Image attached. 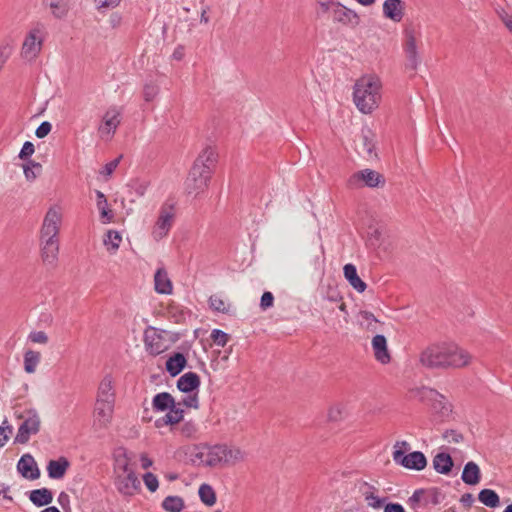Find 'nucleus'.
Returning <instances> with one entry per match:
<instances>
[{
  "label": "nucleus",
  "mask_w": 512,
  "mask_h": 512,
  "mask_svg": "<svg viewBox=\"0 0 512 512\" xmlns=\"http://www.w3.org/2000/svg\"><path fill=\"white\" fill-rule=\"evenodd\" d=\"M472 355L453 342H440L427 346L419 355V362L426 368H455L469 366Z\"/></svg>",
  "instance_id": "f257e3e1"
},
{
  "label": "nucleus",
  "mask_w": 512,
  "mask_h": 512,
  "mask_svg": "<svg viewBox=\"0 0 512 512\" xmlns=\"http://www.w3.org/2000/svg\"><path fill=\"white\" fill-rule=\"evenodd\" d=\"M352 90V101L360 113L370 115L380 107L383 83L377 74L361 75L355 80Z\"/></svg>",
  "instance_id": "f03ea898"
},
{
  "label": "nucleus",
  "mask_w": 512,
  "mask_h": 512,
  "mask_svg": "<svg viewBox=\"0 0 512 512\" xmlns=\"http://www.w3.org/2000/svg\"><path fill=\"white\" fill-rule=\"evenodd\" d=\"M61 222V208L57 206L50 207L46 212L40 230L41 258L46 265L54 266L58 260V234Z\"/></svg>",
  "instance_id": "7ed1b4c3"
},
{
  "label": "nucleus",
  "mask_w": 512,
  "mask_h": 512,
  "mask_svg": "<svg viewBox=\"0 0 512 512\" xmlns=\"http://www.w3.org/2000/svg\"><path fill=\"white\" fill-rule=\"evenodd\" d=\"M217 153L212 147H206L195 160L185 181V190L194 197L204 193L209 186Z\"/></svg>",
  "instance_id": "20e7f679"
},
{
  "label": "nucleus",
  "mask_w": 512,
  "mask_h": 512,
  "mask_svg": "<svg viewBox=\"0 0 512 512\" xmlns=\"http://www.w3.org/2000/svg\"><path fill=\"white\" fill-rule=\"evenodd\" d=\"M115 408V390L113 379L106 375L100 381L93 409V427L103 430L110 426Z\"/></svg>",
  "instance_id": "39448f33"
},
{
  "label": "nucleus",
  "mask_w": 512,
  "mask_h": 512,
  "mask_svg": "<svg viewBox=\"0 0 512 512\" xmlns=\"http://www.w3.org/2000/svg\"><path fill=\"white\" fill-rule=\"evenodd\" d=\"M114 475V485L123 496H133L140 490V481L125 454L116 457Z\"/></svg>",
  "instance_id": "423d86ee"
},
{
  "label": "nucleus",
  "mask_w": 512,
  "mask_h": 512,
  "mask_svg": "<svg viewBox=\"0 0 512 512\" xmlns=\"http://www.w3.org/2000/svg\"><path fill=\"white\" fill-rule=\"evenodd\" d=\"M14 416L18 421H20L14 438V444H27L30 438L38 434L40 431V415L34 408H23L16 409Z\"/></svg>",
  "instance_id": "0eeeda50"
},
{
  "label": "nucleus",
  "mask_w": 512,
  "mask_h": 512,
  "mask_svg": "<svg viewBox=\"0 0 512 512\" xmlns=\"http://www.w3.org/2000/svg\"><path fill=\"white\" fill-rule=\"evenodd\" d=\"M393 460L396 464L409 470L421 471L427 466V459L420 451H414L405 454L409 450L410 445L407 441H397L394 444Z\"/></svg>",
  "instance_id": "6e6552de"
},
{
  "label": "nucleus",
  "mask_w": 512,
  "mask_h": 512,
  "mask_svg": "<svg viewBox=\"0 0 512 512\" xmlns=\"http://www.w3.org/2000/svg\"><path fill=\"white\" fill-rule=\"evenodd\" d=\"M46 31L42 24L32 27L25 35L20 55L25 61H34L42 51Z\"/></svg>",
  "instance_id": "1a4fd4ad"
},
{
  "label": "nucleus",
  "mask_w": 512,
  "mask_h": 512,
  "mask_svg": "<svg viewBox=\"0 0 512 512\" xmlns=\"http://www.w3.org/2000/svg\"><path fill=\"white\" fill-rule=\"evenodd\" d=\"M175 220V209L173 205L164 204L159 210L155 224L151 230V236L155 241L165 238L171 230Z\"/></svg>",
  "instance_id": "9d476101"
},
{
  "label": "nucleus",
  "mask_w": 512,
  "mask_h": 512,
  "mask_svg": "<svg viewBox=\"0 0 512 512\" xmlns=\"http://www.w3.org/2000/svg\"><path fill=\"white\" fill-rule=\"evenodd\" d=\"M385 185V178L379 172L372 169H363L352 174L347 180V186L351 189H358L363 186L369 188L382 187Z\"/></svg>",
  "instance_id": "9b49d317"
},
{
  "label": "nucleus",
  "mask_w": 512,
  "mask_h": 512,
  "mask_svg": "<svg viewBox=\"0 0 512 512\" xmlns=\"http://www.w3.org/2000/svg\"><path fill=\"white\" fill-rule=\"evenodd\" d=\"M331 16L334 23L352 29L357 28L361 23L360 15L340 2L333 4Z\"/></svg>",
  "instance_id": "f8f14e48"
},
{
  "label": "nucleus",
  "mask_w": 512,
  "mask_h": 512,
  "mask_svg": "<svg viewBox=\"0 0 512 512\" xmlns=\"http://www.w3.org/2000/svg\"><path fill=\"white\" fill-rule=\"evenodd\" d=\"M120 115V111L115 107L108 109L104 113L101 123L98 126V133L101 139L106 141L112 139L120 125Z\"/></svg>",
  "instance_id": "ddd939ff"
},
{
  "label": "nucleus",
  "mask_w": 512,
  "mask_h": 512,
  "mask_svg": "<svg viewBox=\"0 0 512 512\" xmlns=\"http://www.w3.org/2000/svg\"><path fill=\"white\" fill-rule=\"evenodd\" d=\"M403 50L407 59V67L415 71L420 64V55L416 34L413 30L405 31Z\"/></svg>",
  "instance_id": "4468645a"
},
{
  "label": "nucleus",
  "mask_w": 512,
  "mask_h": 512,
  "mask_svg": "<svg viewBox=\"0 0 512 512\" xmlns=\"http://www.w3.org/2000/svg\"><path fill=\"white\" fill-rule=\"evenodd\" d=\"M144 344L151 355H159L167 349L162 333L153 327H149L144 333Z\"/></svg>",
  "instance_id": "2eb2a0df"
},
{
  "label": "nucleus",
  "mask_w": 512,
  "mask_h": 512,
  "mask_svg": "<svg viewBox=\"0 0 512 512\" xmlns=\"http://www.w3.org/2000/svg\"><path fill=\"white\" fill-rule=\"evenodd\" d=\"M17 470L22 475V477L35 480L40 477V470L37 466V463L34 457L31 454H24L21 456L17 463Z\"/></svg>",
  "instance_id": "dca6fc26"
},
{
  "label": "nucleus",
  "mask_w": 512,
  "mask_h": 512,
  "mask_svg": "<svg viewBox=\"0 0 512 512\" xmlns=\"http://www.w3.org/2000/svg\"><path fill=\"white\" fill-rule=\"evenodd\" d=\"M382 11L385 18L399 23L405 14V3L403 0H385Z\"/></svg>",
  "instance_id": "f3484780"
},
{
  "label": "nucleus",
  "mask_w": 512,
  "mask_h": 512,
  "mask_svg": "<svg viewBox=\"0 0 512 512\" xmlns=\"http://www.w3.org/2000/svg\"><path fill=\"white\" fill-rule=\"evenodd\" d=\"M372 348L377 361L382 364L390 362V353L387 347V340L383 335H376L372 339Z\"/></svg>",
  "instance_id": "a211bd4d"
},
{
  "label": "nucleus",
  "mask_w": 512,
  "mask_h": 512,
  "mask_svg": "<svg viewBox=\"0 0 512 512\" xmlns=\"http://www.w3.org/2000/svg\"><path fill=\"white\" fill-rule=\"evenodd\" d=\"M248 453L235 445L226 444L224 466H235L247 460Z\"/></svg>",
  "instance_id": "6ab92c4d"
},
{
  "label": "nucleus",
  "mask_w": 512,
  "mask_h": 512,
  "mask_svg": "<svg viewBox=\"0 0 512 512\" xmlns=\"http://www.w3.org/2000/svg\"><path fill=\"white\" fill-rule=\"evenodd\" d=\"M200 377L195 372L183 374L177 381V388L184 393L197 391L200 386Z\"/></svg>",
  "instance_id": "aec40b11"
},
{
  "label": "nucleus",
  "mask_w": 512,
  "mask_h": 512,
  "mask_svg": "<svg viewBox=\"0 0 512 512\" xmlns=\"http://www.w3.org/2000/svg\"><path fill=\"white\" fill-rule=\"evenodd\" d=\"M155 290L159 294H171L173 290L172 282L164 268L157 269L154 275Z\"/></svg>",
  "instance_id": "412c9836"
},
{
  "label": "nucleus",
  "mask_w": 512,
  "mask_h": 512,
  "mask_svg": "<svg viewBox=\"0 0 512 512\" xmlns=\"http://www.w3.org/2000/svg\"><path fill=\"white\" fill-rule=\"evenodd\" d=\"M344 277L349 282V284L359 293H363L367 285L366 283L358 276L357 269L353 264H346L343 268Z\"/></svg>",
  "instance_id": "4be33fe9"
},
{
  "label": "nucleus",
  "mask_w": 512,
  "mask_h": 512,
  "mask_svg": "<svg viewBox=\"0 0 512 512\" xmlns=\"http://www.w3.org/2000/svg\"><path fill=\"white\" fill-rule=\"evenodd\" d=\"M216 453H215V445L213 446H203L197 449V452L194 454L196 460L199 461V464L214 468L216 465Z\"/></svg>",
  "instance_id": "5701e85b"
},
{
  "label": "nucleus",
  "mask_w": 512,
  "mask_h": 512,
  "mask_svg": "<svg viewBox=\"0 0 512 512\" xmlns=\"http://www.w3.org/2000/svg\"><path fill=\"white\" fill-rule=\"evenodd\" d=\"M461 479L467 485H477L481 480V471L478 464L473 461L467 462L464 466Z\"/></svg>",
  "instance_id": "b1692460"
},
{
  "label": "nucleus",
  "mask_w": 512,
  "mask_h": 512,
  "mask_svg": "<svg viewBox=\"0 0 512 512\" xmlns=\"http://www.w3.org/2000/svg\"><path fill=\"white\" fill-rule=\"evenodd\" d=\"M69 467V461L65 457L50 460L47 464L48 476L52 479H61Z\"/></svg>",
  "instance_id": "393cba45"
},
{
  "label": "nucleus",
  "mask_w": 512,
  "mask_h": 512,
  "mask_svg": "<svg viewBox=\"0 0 512 512\" xmlns=\"http://www.w3.org/2000/svg\"><path fill=\"white\" fill-rule=\"evenodd\" d=\"M432 464L436 472L447 475L452 470L453 460L448 453L441 452L433 457Z\"/></svg>",
  "instance_id": "a878e982"
},
{
  "label": "nucleus",
  "mask_w": 512,
  "mask_h": 512,
  "mask_svg": "<svg viewBox=\"0 0 512 512\" xmlns=\"http://www.w3.org/2000/svg\"><path fill=\"white\" fill-rule=\"evenodd\" d=\"M30 501L37 507L49 505L53 501V494L48 488H40L30 491Z\"/></svg>",
  "instance_id": "bb28decb"
},
{
  "label": "nucleus",
  "mask_w": 512,
  "mask_h": 512,
  "mask_svg": "<svg viewBox=\"0 0 512 512\" xmlns=\"http://www.w3.org/2000/svg\"><path fill=\"white\" fill-rule=\"evenodd\" d=\"M376 492H377V489L374 486H372L368 483H364V485L362 487V494H363L364 500L366 501V503L369 507H372L374 509H379L383 506L385 498H379L376 495Z\"/></svg>",
  "instance_id": "cd10ccee"
},
{
  "label": "nucleus",
  "mask_w": 512,
  "mask_h": 512,
  "mask_svg": "<svg viewBox=\"0 0 512 512\" xmlns=\"http://www.w3.org/2000/svg\"><path fill=\"white\" fill-rule=\"evenodd\" d=\"M187 364L186 357L182 353H175L166 361V370L171 376H177Z\"/></svg>",
  "instance_id": "c85d7f7f"
},
{
  "label": "nucleus",
  "mask_w": 512,
  "mask_h": 512,
  "mask_svg": "<svg viewBox=\"0 0 512 512\" xmlns=\"http://www.w3.org/2000/svg\"><path fill=\"white\" fill-rule=\"evenodd\" d=\"M96 205L100 212L101 220L107 224L113 221V212L108 208L106 196L101 191H96Z\"/></svg>",
  "instance_id": "c756f323"
},
{
  "label": "nucleus",
  "mask_w": 512,
  "mask_h": 512,
  "mask_svg": "<svg viewBox=\"0 0 512 512\" xmlns=\"http://www.w3.org/2000/svg\"><path fill=\"white\" fill-rule=\"evenodd\" d=\"M175 403V400L173 396L168 392H161L154 396L152 405L153 409L156 411H166L170 407H173V404Z\"/></svg>",
  "instance_id": "7c9ffc66"
},
{
  "label": "nucleus",
  "mask_w": 512,
  "mask_h": 512,
  "mask_svg": "<svg viewBox=\"0 0 512 512\" xmlns=\"http://www.w3.org/2000/svg\"><path fill=\"white\" fill-rule=\"evenodd\" d=\"M479 501L489 507V508H495L499 506L500 504V498L498 494L492 490V489H482L478 494Z\"/></svg>",
  "instance_id": "2f4dec72"
},
{
  "label": "nucleus",
  "mask_w": 512,
  "mask_h": 512,
  "mask_svg": "<svg viewBox=\"0 0 512 512\" xmlns=\"http://www.w3.org/2000/svg\"><path fill=\"white\" fill-rule=\"evenodd\" d=\"M121 242L122 236L116 230H109L103 239L104 246L112 253H115L119 249Z\"/></svg>",
  "instance_id": "473e14b6"
},
{
  "label": "nucleus",
  "mask_w": 512,
  "mask_h": 512,
  "mask_svg": "<svg viewBox=\"0 0 512 512\" xmlns=\"http://www.w3.org/2000/svg\"><path fill=\"white\" fill-rule=\"evenodd\" d=\"M40 352L27 350L24 354V370L28 374H32L36 371V368L40 362Z\"/></svg>",
  "instance_id": "72a5a7b5"
},
{
  "label": "nucleus",
  "mask_w": 512,
  "mask_h": 512,
  "mask_svg": "<svg viewBox=\"0 0 512 512\" xmlns=\"http://www.w3.org/2000/svg\"><path fill=\"white\" fill-rule=\"evenodd\" d=\"M358 322L362 328L368 331L374 332L378 329L377 325L379 321L371 312L360 311L358 314Z\"/></svg>",
  "instance_id": "f704fd0d"
},
{
  "label": "nucleus",
  "mask_w": 512,
  "mask_h": 512,
  "mask_svg": "<svg viewBox=\"0 0 512 512\" xmlns=\"http://www.w3.org/2000/svg\"><path fill=\"white\" fill-rule=\"evenodd\" d=\"M347 416L346 407L342 403H336L329 407L327 419L330 422L338 423L343 421Z\"/></svg>",
  "instance_id": "c9c22d12"
},
{
  "label": "nucleus",
  "mask_w": 512,
  "mask_h": 512,
  "mask_svg": "<svg viewBox=\"0 0 512 512\" xmlns=\"http://www.w3.org/2000/svg\"><path fill=\"white\" fill-rule=\"evenodd\" d=\"M200 500L207 506H213L216 503V493L211 485L203 483L198 490Z\"/></svg>",
  "instance_id": "e433bc0d"
},
{
  "label": "nucleus",
  "mask_w": 512,
  "mask_h": 512,
  "mask_svg": "<svg viewBox=\"0 0 512 512\" xmlns=\"http://www.w3.org/2000/svg\"><path fill=\"white\" fill-rule=\"evenodd\" d=\"M162 508L167 512H181L184 500L180 496H167L162 502Z\"/></svg>",
  "instance_id": "4c0bfd02"
},
{
  "label": "nucleus",
  "mask_w": 512,
  "mask_h": 512,
  "mask_svg": "<svg viewBox=\"0 0 512 512\" xmlns=\"http://www.w3.org/2000/svg\"><path fill=\"white\" fill-rule=\"evenodd\" d=\"M168 410V413L162 418L164 424L174 425L182 421L184 411L178 404L174 403L173 407H170Z\"/></svg>",
  "instance_id": "58836bf2"
},
{
  "label": "nucleus",
  "mask_w": 512,
  "mask_h": 512,
  "mask_svg": "<svg viewBox=\"0 0 512 512\" xmlns=\"http://www.w3.org/2000/svg\"><path fill=\"white\" fill-rule=\"evenodd\" d=\"M23 170L26 180L34 181L42 171V165L33 160H29L27 164L23 165Z\"/></svg>",
  "instance_id": "ea45409f"
},
{
  "label": "nucleus",
  "mask_w": 512,
  "mask_h": 512,
  "mask_svg": "<svg viewBox=\"0 0 512 512\" xmlns=\"http://www.w3.org/2000/svg\"><path fill=\"white\" fill-rule=\"evenodd\" d=\"M209 305L211 309H213L216 312H221L224 314L230 313L231 305L229 303H226V301L218 295H212L209 298Z\"/></svg>",
  "instance_id": "a19ab883"
},
{
  "label": "nucleus",
  "mask_w": 512,
  "mask_h": 512,
  "mask_svg": "<svg viewBox=\"0 0 512 512\" xmlns=\"http://www.w3.org/2000/svg\"><path fill=\"white\" fill-rule=\"evenodd\" d=\"M362 152L369 158L376 156L375 153V142L373 135L368 132L362 136Z\"/></svg>",
  "instance_id": "79ce46f5"
},
{
  "label": "nucleus",
  "mask_w": 512,
  "mask_h": 512,
  "mask_svg": "<svg viewBox=\"0 0 512 512\" xmlns=\"http://www.w3.org/2000/svg\"><path fill=\"white\" fill-rule=\"evenodd\" d=\"M148 187L149 183L143 180H135L130 184L131 191L137 197H143L146 194Z\"/></svg>",
  "instance_id": "37998d69"
},
{
  "label": "nucleus",
  "mask_w": 512,
  "mask_h": 512,
  "mask_svg": "<svg viewBox=\"0 0 512 512\" xmlns=\"http://www.w3.org/2000/svg\"><path fill=\"white\" fill-rule=\"evenodd\" d=\"M210 337H211L212 341L217 346H220V347H224L229 340V335L220 329L212 330Z\"/></svg>",
  "instance_id": "c03bdc74"
},
{
  "label": "nucleus",
  "mask_w": 512,
  "mask_h": 512,
  "mask_svg": "<svg viewBox=\"0 0 512 512\" xmlns=\"http://www.w3.org/2000/svg\"><path fill=\"white\" fill-rule=\"evenodd\" d=\"M178 405L179 406L183 405L188 408L197 409L199 407L198 393L197 392L188 393V395L183 397V399L181 400V402L178 403Z\"/></svg>",
  "instance_id": "a18cd8bd"
},
{
  "label": "nucleus",
  "mask_w": 512,
  "mask_h": 512,
  "mask_svg": "<svg viewBox=\"0 0 512 512\" xmlns=\"http://www.w3.org/2000/svg\"><path fill=\"white\" fill-rule=\"evenodd\" d=\"M143 481L149 491L155 492L158 489L159 482L157 477L153 473H145L143 475Z\"/></svg>",
  "instance_id": "49530a36"
},
{
  "label": "nucleus",
  "mask_w": 512,
  "mask_h": 512,
  "mask_svg": "<svg viewBox=\"0 0 512 512\" xmlns=\"http://www.w3.org/2000/svg\"><path fill=\"white\" fill-rule=\"evenodd\" d=\"M28 339L32 343L36 344H47L48 343V335L44 331H32L28 335Z\"/></svg>",
  "instance_id": "de8ad7c7"
},
{
  "label": "nucleus",
  "mask_w": 512,
  "mask_h": 512,
  "mask_svg": "<svg viewBox=\"0 0 512 512\" xmlns=\"http://www.w3.org/2000/svg\"><path fill=\"white\" fill-rule=\"evenodd\" d=\"M34 152H35L34 144L30 141H26L23 144L18 157L22 160H26L29 157H31Z\"/></svg>",
  "instance_id": "09e8293b"
},
{
  "label": "nucleus",
  "mask_w": 512,
  "mask_h": 512,
  "mask_svg": "<svg viewBox=\"0 0 512 512\" xmlns=\"http://www.w3.org/2000/svg\"><path fill=\"white\" fill-rule=\"evenodd\" d=\"M158 92H159V89L156 85H153V84L145 85L144 90H143V96H144L145 101L150 102V101L154 100L155 97L157 96Z\"/></svg>",
  "instance_id": "8fccbe9b"
},
{
  "label": "nucleus",
  "mask_w": 512,
  "mask_h": 512,
  "mask_svg": "<svg viewBox=\"0 0 512 512\" xmlns=\"http://www.w3.org/2000/svg\"><path fill=\"white\" fill-rule=\"evenodd\" d=\"M48 5L56 17L61 18L66 14V8L60 1L52 0Z\"/></svg>",
  "instance_id": "3c124183"
},
{
  "label": "nucleus",
  "mask_w": 512,
  "mask_h": 512,
  "mask_svg": "<svg viewBox=\"0 0 512 512\" xmlns=\"http://www.w3.org/2000/svg\"><path fill=\"white\" fill-rule=\"evenodd\" d=\"M197 432V426L194 422L188 421L182 424L181 434L185 437H192Z\"/></svg>",
  "instance_id": "603ef678"
},
{
  "label": "nucleus",
  "mask_w": 512,
  "mask_h": 512,
  "mask_svg": "<svg viewBox=\"0 0 512 512\" xmlns=\"http://www.w3.org/2000/svg\"><path fill=\"white\" fill-rule=\"evenodd\" d=\"M225 451H226V444H216L215 445V453H216V465L218 466H224V459H225Z\"/></svg>",
  "instance_id": "864d4df0"
},
{
  "label": "nucleus",
  "mask_w": 512,
  "mask_h": 512,
  "mask_svg": "<svg viewBox=\"0 0 512 512\" xmlns=\"http://www.w3.org/2000/svg\"><path fill=\"white\" fill-rule=\"evenodd\" d=\"M274 296L271 292L266 291L262 294L260 307L263 310H267L268 308L273 306Z\"/></svg>",
  "instance_id": "5fc2aeb1"
},
{
  "label": "nucleus",
  "mask_w": 512,
  "mask_h": 512,
  "mask_svg": "<svg viewBox=\"0 0 512 512\" xmlns=\"http://www.w3.org/2000/svg\"><path fill=\"white\" fill-rule=\"evenodd\" d=\"M51 129V123L48 121H44L37 127L35 134L38 138H44L50 133Z\"/></svg>",
  "instance_id": "6e6d98bb"
},
{
  "label": "nucleus",
  "mask_w": 512,
  "mask_h": 512,
  "mask_svg": "<svg viewBox=\"0 0 512 512\" xmlns=\"http://www.w3.org/2000/svg\"><path fill=\"white\" fill-rule=\"evenodd\" d=\"M119 162H120V158H116V159L108 162L107 164H105L103 169L100 171V174L107 176V177L110 176L115 171L117 166L119 165Z\"/></svg>",
  "instance_id": "4d7b16f0"
},
{
  "label": "nucleus",
  "mask_w": 512,
  "mask_h": 512,
  "mask_svg": "<svg viewBox=\"0 0 512 512\" xmlns=\"http://www.w3.org/2000/svg\"><path fill=\"white\" fill-rule=\"evenodd\" d=\"M12 432L13 427L0 426V448L6 445Z\"/></svg>",
  "instance_id": "13d9d810"
},
{
  "label": "nucleus",
  "mask_w": 512,
  "mask_h": 512,
  "mask_svg": "<svg viewBox=\"0 0 512 512\" xmlns=\"http://www.w3.org/2000/svg\"><path fill=\"white\" fill-rule=\"evenodd\" d=\"M98 9H112L119 5L120 0H95Z\"/></svg>",
  "instance_id": "bf43d9fd"
},
{
  "label": "nucleus",
  "mask_w": 512,
  "mask_h": 512,
  "mask_svg": "<svg viewBox=\"0 0 512 512\" xmlns=\"http://www.w3.org/2000/svg\"><path fill=\"white\" fill-rule=\"evenodd\" d=\"M11 46L8 44L0 46V70L11 55Z\"/></svg>",
  "instance_id": "052dcab7"
},
{
  "label": "nucleus",
  "mask_w": 512,
  "mask_h": 512,
  "mask_svg": "<svg viewBox=\"0 0 512 512\" xmlns=\"http://www.w3.org/2000/svg\"><path fill=\"white\" fill-rule=\"evenodd\" d=\"M498 14L505 27L512 34V14L505 10H501Z\"/></svg>",
  "instance_id": "680f3d73"
},
{
  "label": "nucleus",
  "mask_w": 512,
  "mask_h": 512,
  "mask_svg": "<svg viewBox=\"0 0 512 512\" xmlns=\"http://www.w3.org/2000/svg\"><path fill=\"white\" fill-rule=\"evenodd\" d=\"M324 298L330 302H340L342 300V296L340 295V293L335 288L332 287L328 288Z\"/></svg>",
  "instance_id": "e2e57ef3"
},
{
  "label": "nucleus",
  "mask_w": 512,
  "mask_h": 512,
  "mask_svg": "<svg viewBox=\"0 0 512 512\" xmlns=\"http://www.w3.org/2000/svg\"><path fill=\"white\" fill-rule=\"evenodd\" d=\"M444 437L445 439L448 441V442H453V443H459L463 440V436L462 434L458 433L457 431L455 430H450V431H447L445 434H444Z\"/></svg>",
  "instance_id": "0e129e2a"
},
{
  "label": "nucleus",
  "mask_w": 512,
  "mask_h": 512,
  "mask_svg": "<svg viewBox=\"0 0 512 512\" xmlns=\"http://www.w3.org/2000/svg\"><path fill=\"white\" fill-rule=\"evenodd\" d=\"M57 502L59 503L63 510L66 511L70 509V497L66 492L62 491L58 495Z\"/></svg>",
  "instance_id": "69168bd1"
},
{
  "label": "nucleus",
  "mask_w": 512,
  "mask_h": 512,
  "mask_svg": "<svg viewBox=\"0 0 512 512\" xmlns=\"http://www.w3.org/2000/svg\"><path fill=\"white\" fill-rule=\"evenodd\" d=\"M421 393H422L423 397H426V398H429L432 400H436L437 398L443 399V396L440 395L437 391H435L433 389L423 388Z\"/></svg>",
  "instance_id": "338daca9"
},
{
  "label": "nucleus",
  "mask_w": 512,
  "mask_h": 512,
  "mask_svg": "<svg viewBox=\"0 0 512 512\" xmlns=\"http://www.w3.org/2000/svg\"><path fill=\"white\" fill-rule=\"evenodd\" d=\"M384 512H405V510L401 504L389 503L384 507Z\"/></svg>",
  "instance_id": "774afa93"
}]
</instances>
